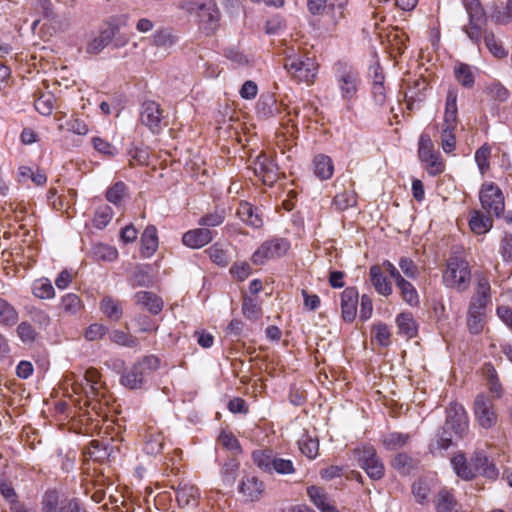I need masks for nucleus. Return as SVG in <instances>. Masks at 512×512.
Instances as JSON below:
<instances>
[{"mask_svg":"<svg viewBox=\"0 0 512 512\" xmlns=\"http://www.w3.org/2000/svg\"><path fill=\"white\" fill-rule=\"evenodd\" d=\"M275 103L273 96H262L257 103V113L266 118L273 116L276 111Z\"/></svg>","mask_w":512,"mask_h":512,"instance_id":"obj_52","label":"nucleus"},{"mask_svg":"<svg viewBox=\"0 0 512 512\" xmlns=\"http://www.w3.org/2000/svg\"><path fill=\"white\" fill-rule=\"evenodd\" d=\"M474 415L483 429L492 428L497 422L493 402L484 394H479L474 401Z\"/></svg>","mask_w":512,"mask_h":512,"instance_id":"obj_9","label":"nucleus"},{"mask_svg":"<svg viewBox=\"0 0 512 512\" xmlns=\"http://www.w3.org/2000/svg\"><path fill=\"white\" fill-rule=\"evenodd\" d=\"M263 490V482L257 477L250 475L243 477L239 486L240 493L250 501L258 500Z\"/></svg>","mask_w":512,"mask_h":512,"instance_id":"obj_16","label":"nucleus"},{"mask_svg":"<svg viewBox=\"0 0 512 512\" xmlns=\"http://www.w3.org/2000/svg\"><path fill=\"white\" fill-rule=\"evenodd\" d=\"M253 461L264 472L273 473L275 453L272 450H256L252 454Z\"/></svg>","mask_w":512,"mask_h":512,"instance_id":"obj_34","label":"nucleus"},{"mask_svg":"<svg viewBox=\"0 0 512 512\" xmlns=\"http://www.w3.org/2000/svg\"><path fill=\"white\" fill-rule=\"evenodd\" d=\"M284 68L294 80L307 84H312L318 74L316 60L299 54L286 56Z\"/></svg>","mask_w":512,"mask_h":512,"instance_id":"obj_3","label":"nucleus"},{"mask_svg":"<svg viewBox=\"0 0 512 512\" xmlns=\"http://www.w3.org/2000/svg\"><path fill=\"white\" fill-rule=\"evenodd\" d=\"M141 256L150 258L158 248L157 229L154 225H148L141 235Z\"/></svg>","mask_w":512,"mask_h":512,"instance_id":"obj_17","label":"nucleus"},{"mask_svg":"<svg viewBox=\"0 0 512 512\" xmlns=\"http://www.w3.org/2000/svg\"><path fill=\"white\" fill-rule=\"evenodd\" d=\"M370 278L372 285L379 294L389 296L392 293V285L379 266L374 265L370 268Z\"/></svg>","mask_w":512,"mask_h":512,"instance_id":"obj_25","label":"nucleus"},{"mask_svg":"<svg viewBox=\"0 0 512 512\" xmlns=\"http://www.w3.org/2000/svg\"><path fill=\"white\" fill-rule=\"evenodd\" d=\"M58 128L59 130L66 129L77 135H86L89 131L87 124L79 118H73L65 123H60Z\"/></svg>","mask_w":512,"mask_h":512,"instance_id":"obj_54","label":"nucleus"},{"mask_svg":"<svg viewBox=\"0 0 512 512\" xmlns=\"http://www.w3.org/2000/svg\"><path fill=\"white\" fill-rule=\"evenodd\" d=\"M434 505L437 512H454L457 501L448 489L442 488L435 495Z\"/></svg>","mask_w":512,"mask_h":512,"instance_id":"obj_23","label":"nucleus"},{"mask_svg":"<svg viewBox=\"0 0 512 512\" xmlns=\"http://www.w3.org/2000/svg\"><path fill=\"white\" fill-rule=\"evenodd\" d=\"M470 229L478 235L485 234L493 227V220L481 211H473L469 219Z\"/></svg>","mask_w":512,"mask_h":512,"instance_id":"obj_21","label":"nucleus"},{"mask_svg":"<svg viewBox=\"0 0 512 512\" xmlns=\"http://www.w3.org/2000/svg\"><path fill=\"white\" fill-rule=\"evenodd\" d=\"M16 332L20 340L25 344L33 343L37 337L35 329L26 321L18 325Z\"/></svg>","mask_w":512,"mask_h":512,"instance_id":"obj_60","label":"nucleus"},{"mask_svg":"<svg viewBox=\"0 0 512 512\" xmlns=\"http://www.w3.org/2000/svg\"><path fill=\"white\" fill-rule=\"evenodd\" d=\"M206 252L208 253L211 261L219 266L225 267L229 264L228 251L225 250L219 243L210 246Z\"/></svg>","mask_w":512,"mask_h":512,"instance_id":"obj_45","label":"nucleus"},{"mask_svg":"<svg viewBox=\"0 0 512 512\" xmlns=\"http://www.w3.org/2000/svg\"><path fill=\"white\" fill-rule=\"evenodd\" d=\"M446 424L457 435H461L468 426V417L464 407L459 403H451L447 409Z\"/></svg>","mask_w":512,"mask_h":512,"instance_id":"obj_13","label":"nucleus"},{"mask_svg":"<svg viewBox=\"0 0 512 512\" xmlns=\"http://www.w3.org/2000/svg\"><path fill=\"white\" fill-rule=\"evenodd\" d=\"M163 447V437L161 434H151L145 441L144 450L147 454H158Z\"/></svg>","mask_w":512,"mask_h":512,"instance_id":"obj_62","label":"nucleus"},{"mask_svg":"<svg viewBox=\"0 0 512 512\" xmlns=\"http://www.w3.org/2000/svg\"><path fill=\"white\" fill-rule=\"evenodd\" d=\"M358 465L372 480H380L385 474V466L372 445H363L354 451Z\"/></svg>","mask_w":512,"mask_h":512,"instance_id":"obj_6","label":"nucleus"},{"mask_svg":"<svg viewBox=\"0 0 512 512\" xmlns=\"http://www.w3.org/2000/svg\"><path fill=\"white\" fill-rule=\"evenodd\" d=\"M479 200L482 208L488 213L499 218L504 212L505 202L501 189L492 182L482 185L479 192Z\"/></svg>","mask_w":512,"mask_h":512,"instance_id":"obj_7","label":"nucleus"},{"mask_svg":"<svg viewBox=\"0 0 512 512\" xmlns=\"http://www.w3.org/2000/svg\"><path fill=\"white\" fill-rule=\"evenodd\" d=\"M67 498H60L55 490L47 491L42 499V509L44 512H65V502Z\"/></svg>","mask_w":512,"mask_h":512,"instance_id":"obj_30","label":"nucleus"},{"mask_svg":"<svg viewBox=\"0 0 512 512\" xmlns=\"http://www.w3.org/2000/svg\"><path fill=\"white\" fill-rule=\"evenodd\" d=\"M458 91L450 88L447 92L443 123L440 126V145L446 154H451L456 148L455 130L458 124Z\"/></svg>","mask_w":512,"mask_h":512,"instance_id":"obj_2","label":"nucleus"},{"mask_svg":"<svg viewBox=\"0 0 512 512\" xmlns=\"http://www.w3.org/2000/svg\"><path fill=\"white\" fill-rule=\"evenodd\" d=\"M201 7L204 9H211L212 0H184L180 4V8L191 15H195L201 10Z\"/></svg>","mask_w":512,"mask_h":512,"instance_id":"obj_55","label":"nucleus"},{"mask_svg":"<svg viewBox=\"0 0 512 512\" xmlns=\"http://www.w3.org/2000/svg\"><path fill=\"white\" fill-rule=\"evenodd\" d=\"M127 186L124 182L118 181L114 183L106 192V199L116 205L120 206L122 203V200L126 194Z\"/></svg>","mask_w":512,"mask_h":512,"instance_id":"obj_46","label":"nucleus"},{"mask_svg":"<svg viewBox=\"0 0 512 512\" xmlns=\"http://www.w3.org/2000/svg\"><path fill=\"white\" fill-rule=\"evenodd\" d=\"M485 23L486 20L468 19V24L461 28L462 32L478 48H480L482 37L484 38V32L486 31L482 29V25Z\"/></svg>","mask_w":512,"mask_h":512,"instance_id":"obj_29","label":"nucleus"},{"mask_svg":"<svg viewBox=\"0 0 512 512\" xmlns=\"http://www.w3.org/2000/svg\"><path fill=\"white\" fill-rule=\"evenodd\" d=\"M357 203L356 193L353 190H346L335 195L333 205L337 210L344 211Z\"/></svg>","mask_w":512,"mask_h":512,"instance_id":"obj_41","label":"nucleus"},{"mask_svg":"<svg viewBox=\"0 0 512 512\" xmlns=\"http://www.w3.org/2000/svg\"><path fill=\"white\" fill-rule=\"evenodd\" d=\"M33 295L40 299H52L55 297V290L48 278H41L34 281L32 286Z\"/></svg>","mask_w":512,"mask_h":512,"instance_id":"obj_37","label":"nucleus"},{"mask_svg":"<svg viewBox=\"0 0 512 512\" xmlns=\"http://www.w3.org/2000/svg\"><path fill=\"white\" fill-rule=\"evenodd\" d=\"M491 155V148L485 144L476 150L474 159L481 175H484L490 168L489 158Z\"/></svg>","mask_w":512,"mask_h":512,"instance_id":"obj_47","label":"nucleus"},{"mask_svg":"<svg viewBox=\"0 0 512 512\" xmlns=\"http://www.w3.org/2000/svg\"><path fill=\"white\" fill-rule=\"evenodd\" d=\"M196 17L198 18V22L201 29H203L207 33L214 31L217 27L219 20V12L216 8L214 1L212 0V7L209 10H206L203 7H201V10L198 11Z\"/></svg>","mask_w":512,"mask_h":512,"instance_id":"obj_20","label":"nucleus"},{"mask_svg":"<svg viewBox=\"0 0 512 512\" xmlns=\"http://www.w3.org/2000/svg\"><path fill=\"white\" fill-rule=\"evenodd\" d=\"M396 283V286L401 291L403 300L410 306H418L419 295L415 287L404 278H400Z\"/></svg>","mask_w":512,"mask_h":512,"instance_id":"obj_35","label":"nucleus"},{"mask_svg":"<svg viewBox=\"0 0 512 512\" xmlns=\"http://www.w3.org/2000/svg\"><path fill=\"white\" fill-rule=\"evenodd\" d=\"M455 78L464 87L471 88L475 83V77L470 66L460 63L455 67Z\"/></svg>","mask_w":512,"mask_h":512,"instance_id":"obj_43","label":"nucleus"},{"mask_svg":"<svg viewBox=\"0 0 512 512\" xmlns=\"http://www.w3.org/2000/svg\"><path fill=\"white\" fill-rule=\"evenodd\" d=\"M163 119V110L153 100H145L140 106V122L153 134L159 133Z\"/></svg>","mask_w":512,"mask_h":512,"instance_id":"obj_10","label":"nucleus"},{"mask_svg":"<svg viewBox=\"0 0 512 512\" xmlns=\"http://www.w3.org/2000/svg\"><path fill=\"white\" fill-rule=\"evenodd\" d=\"M334 82L341 100L350 108L362 86L360 72L347 61L339 60L332 67Z\"/></svg>","mask_w":512,"mask_h":512,"instance_id":"obj_1","label":"nucleus"},{"mask_svg":"<svg viewBox=\"0 0 512 512\" xmlns=\"http://www.w3.org/2000/svg\"><path fill=\"white\" fill-rule=\"evenodd\" d=\"M396 324L399 329V333L406 336L407 338H413L417 335L418 326L410 312H402L396 317Z\"/></svg>","mask_w":512,"mask_h":512,"instance_id":"obj_27","label":"nucleus"},{"mask_svg":"<svg viewBox=\"0 0 512 512\" xmlns=\"http://www.w3.org/2000/svg\"><path fill=\"white\" fill-rule=\"evenodd\" d=\"M176 490L177 502L180 506H188L199 497V489L189 483H180Z\"/></svg>","mask_w":512,"mask_h":512,"instance_id":"obj_31","label":"nucleus"},{"mask_svg":"<svg viewBox=\"0 0 512 512\" xmlns=\"http://www.w3.org/2000/svg\"><path fill=\"white\" fill-rule=\"evenodd\" d=\"M348 0H307V8L313 15L326 14L331 18L333 25L344 17V9Z\"/></svg>","mask_w":512,"mask_h":512,"instance_id":"obj_8","label":"nucleus"},{"mask_svg":"<svg viewBox=\"0 0 512 512\" xmlns=\"http://www.w3.org/2000/svg\"><path fill=\"white\" fill-rule=\"evenodd\" d=\"M101 310L112 321H119L123 314L120 303L109 296L102 299Z\"/></svg>","mask_w":512,"mask_h":512,"instance_id":"obj_36","label":"nucleus"},{"mask_svg":"<svg viewBox=\"0 0 512 512\" xmlns=\"http://www.w3.org/2000/svg\"><path fill=\"white\" fill-rule=\"evenodd\" d=\"M18 320V312L6 300L0 298V324L12 326Z\"/></svg>","mask_w":512,"mask_h":512,"instance_id":"obj_42","label":"nucleus"},{"mask_svg":"<svg viewBox=\"0 0 512 512\" xmlns=\"http://www.w3.org/2000/svg\"><path fill=\"white\" fill-rule=\"evenodd\" d=\"M226 215L224 209H217L209 212L198 219V225L203 228L218 227L225 221Z\"/></svg>","mask_w":512,"mask_h":512,"instance_id":"obj_40","label":"nucleus"},{"mask_svg":"<svg viewBox=\"0 0 512 512\" xmlns=\"http://www.w3.org/2000/svg\"><path fill=\"white\" fill-rule=\"evenodd\" d=\"M239 469V462L236 459H229L222 467L221 474L223 482L232 484L236 478Z\"/></svg>","mask_w":512,"mask_h":512,"instance_id":"obj_59","label":"nucleus"},{"mask_svg":"<svg viewBox=\"0 0 512 512\" xmlns=\"http://www.w3.org/2000/svg\"><path fill=\"white\" fill-rule=\"evenodd\" d=\"M359 294L356 288L347 287L341 293L342 317L346 322H352L357 312Z\"/></svg>","mask_w":512,"mask_h":512,"instance_id":"obj_14","label":"nucleus"},{"mask_svg":"<svg viewBox=\"0 0 512 512\" xmlns=\"http://www.w3.org/2000/svg\"><path fill=\"white\" fill-rule=\"evenodd\" d=\"M484 43L494 57L501 59L508 55V51L503 47L501 42L497 41L492 31L484 32Z\"/></svg>","mask_w":512,"mask_h":512,"instance_id":"obj_38","label":"nucleus"},{"mask_svg":"<svg viewBox=\"0 0 512 512\" xmlns=\"http://www.w3.org/2000/svg\"><path fill=\"white\" fill-rule=\"evenodd\" d=\"M486 312L468 309L467 326L472 334H479L484 327Z\"/></svg>","mask_w":512,"mask_h":512,"instance_id":"obj_48","label":"nucleus"},{"mask_svg":"<svg viewBox=\"0 0 512 512\" xmlns=\"http://www.w3.org/2000/svg\"><path fill=\"white\" fill-rule=\"evenodd\" d=\"M55 97L53 94L47 93L41 95L35 101V109L44 116H48L54 109Z\"/></svg>","mask_w":512,"mask_h":512,"instance_id":"obj_51","label":"nucleus"},{"mask_svg":"<svg viewBox=\"0 0 512 512\" xmlns=\"http://www.w3.org/2000/svg\"><path fill=\"white\" fill-rule=\"evenodd\" d=\"M149 376L137 364L126 370L120 378V383L129 389H140Z\"/></svg>","mask_w":512,"mask_h":512,"instance_id":"obj_15","label":"nucleus"},{"mask_svg":"<svg viewBox=\"0 0 512 512\" xmlns=\"http://www.w3.org/2000/svg\"><path fill=\"white\" fill-rule=\"evenodd\" d=\"M83 390V393L90 398L98 395L99 389V374L94 369L86 371L84 376L81 378L80 383H77Z\"/></svg>","mask_w":512,"mask_h":512,"instance_id":"obj_28","label":"nucleus"},{"mask_svg":"<svg viewBox=\"0 0 512 512\" xmlns=\"http://www.w3.org/2000/svg\"><path fill=\"white\" fill-rule=\"evenodd\" d=\"M237 215L241 221L253 228H259L263 225V221L256 212V209L248 202L240 203Z\"/></svg>","mask_w":512,"mask_h":512,"instance_id":"obj_26","label":"nucleus"},{"mask_svg":"<svg viewBox=\"0 0 512 512\" xmlns=\"http://www.w3.org/2000/svg\"><path fill=\"white\" fill-rule=\"evenodd\" d=\"M215 237V232L208 228H195L185 232L182 243L191 249H200L209 244Z\"/></svg>","mask_w":512,"mask_h":512,"instance_id":"obj_12","label":"nucleus"},{"mask_svg":"<svg viewBox=\"0 0 512 512\" xmlns=\"http://www.w3.org/2000/svg\"><path fill=\"white\" fill-rule=\"evenodd\" d=\"M107 333V326L99 323H93L86 329L84 337L87 341H96L103 338Z\"/></svg>","mask_w":512,"mask_h":512,"instance_id":"obj_64","label":"nucleus"},{"mask_svg":"<svg viewBox=\"0 0 512 512\" xmlns=\"http://www.w3.org/2000/svg\"><path fill=\"white\" fill-rule=\"evenodd\" d=\"M138 305L147 309L151 314L157 315L163 309L162 299L150 291H139L134 296Z\"/></svg>","mask_w":512,"mask_h":512,"instance_id":"obj_18","label":"nucleus"},{"mask_svg":"<svg viewBox=\"0 0 512 512\" xmlns=\"http://www.w3.org/2000/svg\"><path fill=\"white\" fill-rule=\"evenodd\" d=\"M255 175L266 185H272L277 180L278 166L265 154H259L254 163Z\"/></svg>","mask_w":512,"mask_h":512,"instance_id":"obj_11","label":"nucleus"},{"mask_svg":"<svg viewBox=\"0 0 512 512\" xmlns=\"http://www.w3.org/2000/svg\"><path fill=\"white\" fill-rule=\"evenodd\" d=\"M432 487V480L426 478H421L414 482L412 485V494L416 502L420 505L429 504Z\"/></svg>","mask_w":512,"mask_h":512,"instance_id":"obj_22","label":"nucleus"},{"mask_svg":"<svg viewBox=\"0 0 512 512\" xmlns=\"http://www.w3.org/2000/svg\"><path fill=\"white\" fill-rule=\"evenodd\" d=\"M451 465L456 475L461 479L468 481L474 478V469L467 463L463 454H456L453 456L451 459Z\"/></svg>","mask_w":512,"mask_h":512,"instance_id":"obj_33","label":"nucleus"},{"mask_svg":"<svg viewBox=\"0 0 512 512\" xmlns=\"http://www.w3.org/2000/svg\"><path fill=\"white\" fill-rule=\"evenodd\" d=\"M61 306L68 314H75L81 308V300L75 293H68L61 298Z\"/></svg>","mask_w":512,"mask_h":512,"instance_id":"obj_56","label":"nucleus"},{"mask_svg":"<svg viewBox=\"0 0 512 512\" xmlns=\"http://www.w3.org/2000/svg\"><path fill=\"white\" fill-rule=\"evenodd\" d=\"M109 338L112 342L128 348H134L138 345V341L135 337L122 330H113L110 333Z\"/></svg>","mask_w":512,"mask_h":512,"instance_id":"obj_50","label":"nucleus"},{"mask_svg":"<svg viewBox=\"0 0 512 512\" xmlns=\"http://www.w3.org/2000/svg\"><path fill=\"white\" fill-rule=\"evenodd\" d=\"M299 450L309 459H315L318 456L319 442L317 439L308 435H303L298 440Z\"/></svg>","mask_w":512,"mask_h":512,"instance_id":"obj_39","label":"nucleus"},{"mask_svg":"<svg viewBox=\"0 0 512 512\" xmlns=\"http://www.w3.org/2000/svg\"><path fill=\"white\" fill-rule=\"evenodd\" d=\"M408 439V434L392 432L383 436L382 443L387 450H397L403 447Z\"/></svg>","mask_w":512,"mask_h":512,"instance_id":"obj_44","label":"nucleus"},{"mask_svg":"<svg viewBox=\"0 0 512 512\" xmlns=\"http://www.w3.org/2000/svg\"><path fill=\"white\" fill-rule=\"evenodd\" d=\"M290 242L282 237H274L265 240L252 254L251 261L254 265H264L268 261L279 259L287 254Z\"/></svg>","mask_w":512,"mask_h":512,"instance_id":"obj_5","label":"nucleus"},{"mask_svg":"<svg viewBox=\"0 0 512 512\" xmlns=\"http://www.w3.org/2000/svg\"><path fill=\"white\" fill-rule=\"evenodd\" d=\"M436 152L433 149V143L428 134H421L418 143V155L421 161L431 158Z\"/></svg>","mask_w":512,"mask_h":512,"instance_id":"obj_57","label":"nucleus"},{"mask_svg":"<svg viewBox=\"0 0 512 512\" xmlns=\"http://www.w3.org/2000/svg\"><path fill=\"white\" fill-rule=\"evenodd\" d=\"M468 19L487 20L486 12L479 0H462Z\"/></svg>","mask_w":512,"mask_h":512,"instance_id":"obj_49","label":"nucleus"},{"mask_svg":"<svg viewBox=\"0 0 512 512\" xmlns=\"http://www.w3.org/2000/svg\"><path fill=\"white\" fill-rule=\"evenodd\" d=\"M307 494L312 503L320 510L328 501L329 498L324 490L317 486H310L307 489Z\"/></svg>","mask_w":512,"mask_h":512,"instance_id":"obj_61","label":"nucleus"},{"mask_svg":"<svg viewBox=\"0 0 512 512\" xmlns=\"http://www.w3.org/2000/svg\"><path fill=\"white\" fill-rule=\"evenodd\" d=\"M426 88L427 83L425 79L422 78L416 79L412 85L408 86L404 95L408 109L413 110L415 108L416 103H419L424 100V92Z\"/></svg>","mask_w":512,"mask_h":512,"instance_id":"obj_19","label":"nucleus"},{"mask_svg":"<svg viewBox=\"0 0 512 512\" xmlns=\"http://www.w3.org/2000/svg\"><path fill=\"white\" fill-rule=\"evenodd\" d=\"M486 92L495 100L505 102L508 100L510 93L508 89L499 81H493L486 86Z\"/></svg>","mask_w":512,"mask_h":512,"instance_id":"obj_53","label":"nucleus"},{"mask_svg":"<svg viewBox=\"0 0 512 512\" xmlns=\"http://www.w3.org/2000/svg\"><path fill=\"white\" fill-rule=\"evenodd\" d=\"M94 255L104 261H114L118 257V251L109 245L97 244L93 247Z\"/></svg>","mask_w":512,"mask_h":512,"instance_id":"obj_58","label":"nucleus"},{"mask_svg":"<svg viewBox=\"0 0 512 512\" xmlns=\"http://www.w3.org/2000/svg\"><path fill=\"white\" fill-rule=\"evenodd\" d=\"M114 35L115 29L113 27L103 29L100 34L88 44V52L94 54L101 52L111 43Z\"/></svg>","mask_w":512,"mask_h":512,"instance_id":"obj_32","label":"nucleus"},{"mask_svg":"<svg viewBox=\"0 0 512 512\" xmlns=\"http://www.w3.org/2000/svg\"><path fill=\"white\" fill-rule=\"evenodd\" d=\"M314 173L321 180L330 179L334 172L332 159L324 154L315 156L313 160Z\"/></svg>","mask_w":512,"mask_h":512,"instance_id":"obj_24","label":"nucleus"},{"mask_svg":"<svg viewBox=\"0 0 512 512\" xmlns=\"http://www.w3.org/2000/svg\"><path fill=\"white\" fill-rule=\"evenodd\" d=\"M426 165V169L429 175L435 176L444 171V164L440 158V154L436 152L431 156L422 161Z\"/></svg>","mask_w":512,"mask_h":512,"instance_id":"obj_63","label":"nucleus"},{"mask_svg":"<svg viewBox=\"0 0 512 512\" xmlns=\"http://www.w3.org/2000/svg\"><path fill=\"white\" fill-rule=\"evenodd\" d=\"M471 278L469 263L457 256L448 259L446 270L443 273V284L448 288L464 291Z\"/></svg>","mask_w":512,"mask_h":512,"instance_id":"obj_4","label":"nucleus"}]
</instances>
